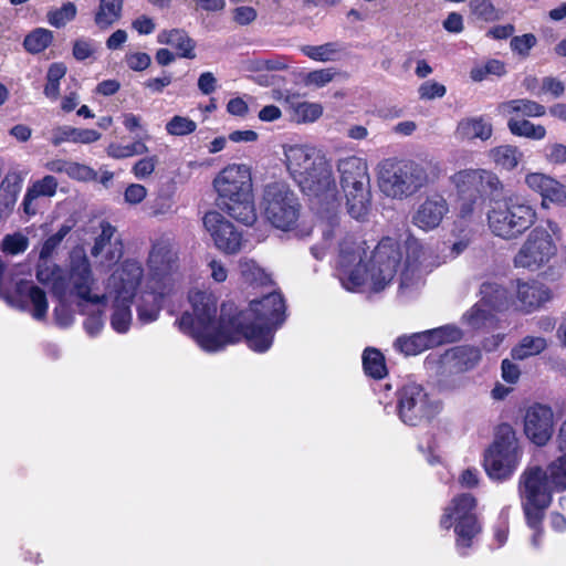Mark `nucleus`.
Instances as JSON below:
<instances>
[{"label":"nucleus","instance_id":"20","mask_svg":"<svg viewBox=\"0 0 566 566\" xmlns=\"http://www.w3.org/2000/svg\"><path fill=\"white\" fill-rule=\"evenodd\" d=\"M12 290L4 295L7 303L35 317V283L31 263L19 264L12 273Z\"/></svg>","mask_w":566,"mask_h":566},{"label":"nucleus","instance_id":"53","mask_svg":"<svg viewBox=\"0 0 566 566\" xmlns=\"http://www.w3.org/2000/svg\"><path fill=\"white\" fill-rule=\"evenodd\" d=\"M543 156L549 164H566V145L560 143H548L543 149Z\"/></svg>","mask_w":566,"mask_h":566},{"label":"nucleus","instance_id":"49","mask_svg":"<svg viewBox=\"0 0 566 566\" xmlns=\"http://www.w3.org/2000/svg\"><path fill=\"white\" fill-rule=\"evenodd\" d=\"M335 72L333 69H321L308 72L303 77V83L305 86H314L316 88L324 87L328 83H331L335 77Z\"/></svg>","mask_w":566,"mask_h":566},{"label":"nucleus","instance_id":"57","mask_svg":"<svg viewBox=\"0 0 566 566\" xmlns=\"http://www.w3.org/2000/svg\"><path fill=\"white\" fill-rule=\"evenodd\" d=\"M418 92L421 99H432L436 97H442L447 90L444 85L440 83L427 81L420 85Z\"/></svg>","mask_w":566,"mask_h":566},{"label":"nucleus","instance_id":"38","mask_svg":"<svg viewBox=\"0 0 566 566\" xmlns=\"http://www.w3.org/2000/svg\"><path fill=\"white\" fill-rule=\"evenodd\" d=\"M148 138L149 136L146 134L145 138H137L128 145L112 143L107 146L106 153L114 159H125L128 157L147 154L149 149L145 143V139Z\"/></svg>","mask_w":566,"mask_h":566},{"label":"nucleus","instance_id":"22","mask_svg":"<svg viewBox=\"0 0 566 566\" xmlns=\"http://www.w3.org/2000/svg\"><path fill=\"white\" fill-rule=\"evenodd\" d=\"M449 212V203L440 193L428 195L415 210L411 222L423 231L437 229Z\"/></svg>","mask_w":566,"mask_h":566},{"label":"nucleus","instance_id":"12","mask_svg":"<svg viewBox=\"0 0 566 566\" xmlns=\"http://www.w3.org/2000/svg\"><path fill=\"white\" fill-rule=\"evenodd\" d=\"M378 181L381 191L391 198H407L429 184L424 167L415 161L386 159L379 165Z\"/></svg>","mask_w":566,"mask_h":566},{"label":"nucleus","instance_id":"9","mask_svg":"<svg viewBox=\"0 0 566 566\" xmlns=\"http://www.w3.org/2000/svg\"><path fill=\"white\" fill-rule=\"evenodd\" d=\"M180 264L178 252L169 239L156 240L148 253L146 276L140 284L159 294H171L179 280Z\"/></svg>","mask_w":566,"mask_h":566},{"label":"nucleus","instance_id":"19","mask_svg":"<svg viewBox=\"0 0 566 566\" xmlns=\"http://www.w3.org/2000/svg\"><path fill=\"white\" fill-rule=\"evenodd\" d=\"M203 226L220 251L234 254L244 247L245 240L242 232L220 212H207L203 217Z\"/></svg>","mask_w":566,"mask_h":566},{"label":"nucleus","instance_id":"46","mask_svg":"<svg viewBox=\"0 0 566 566\" xmlns=\"http://www.w3.org/2000/svg\"><path fill=\"white\" fill-rule=\"evenodd\" d=\"M76 6L73 2H65L59 9H52L48 12V21L54 28H62L76 15Z\"/></svg>","mask_w":566,"mask_h":566},{"label":"nucleus","instance_id":"64","mask_svg":"<svg viewBox=\"0 0 566 566\" xmlns=\"http://www.w3.org/2000/svg\"><path fill=\"white\" fill-rule=\"evenodd\" d=\"M104 326V321L101 314H93L88 316L84 322V328L86 333L94 337L99 334Z\"/></svg>","mask_w":566,"mask_h":566},{"label":"nucleus","instance_id":"15","mask_svg":"<svg viewBox=\"0 0 566 566\" xmlns=\"http://www.w3.org/2000/svg\"><path fill=\"white\" fill-rule=\"evenodd\" d=\"M397 396L398 417L405 424L419 426L440 412L439 402L430 398L424 388L417 382L403 384Z\"/></svg>","mask_w":566,"mask_h":566},{"label":"nucleus","instance_id":"40","mask_svg":"<svg viewBox=\"0 0 566 566\" xmlns=\"http://www.w3.org/2000/svg\"><path fill=\"white\" fill-rule=\"evenodd\" d=\"M395 347L407 356L418 355L430 348L426 332L415 333L410 336H401L395 342Z\"/></svg>","mask_w":566,"mask_h":566},{"label":"nucleus","instance_id":"35","mask_svg":"<svg viewBox=\"0 0 566 566\" xmlns=\"http://www.w3.org/2000/svg\"><path fill=\"white\" fill-rule=\"evenodd\" d=\"M547 347V340L541 336H525L511 350L513 359L524 360L528 357L539 355Z\"/></svg>","mask_w":566,"mask_h":566},{"label":"nucleus","instance_id":"34","mask_svg":"<svg viewBox=\"0 0 566 566\" xmlns=\"http://www.w3.org/2000/svg\"><path fill=\"white\" fill-rule=\"evenodd\" d=\"M301 51L311 60L325 63L339 60L344 48L338 42H327L321 45H303Z\"/></svg>","mask_w":566,"mask_h":566},{"label":"nucleus","instance_id":"2","mask_svg":"<svg viewBox=\"0 0 566 566\" xmlns=\"http://www.w3.org/2000/svg\"><path fill=\"white\" fill-rule=\"evenodd\" d=\"M336 240V272L347 291L380 292L392 282L397 273L398 294L401 297H412L423 286V247L419 240L409 238L402 252L395 239L385 238L369 254L365 242H357L347 233Z\"/></svg>","mask_w":566,"mask_h":566},{"label":"nucleus","instance_id":"25","mask_svg":"<svg viewBox=\"0 0 566 566\" xmlns=\"http://www.w3.org/2000/svg\"><path fill=\"white\" fill-rule=\"evenodd\" d=\"M140 285V292L137 301V317L142 324L155 322L161 311L163 300L169 294H159L146 285Z\"/></svg>","mask_w":566,"mask_h":566},{"label":"nucleus","instance_id":"60","mask_svg":"<svg viewBox=\"0 0 566 566\" xmlns=\"http://www.w3.org/2000/svg\"><path fill=\"white\" fill-rule=\"evenodd\" d=\"M146 195L147 190L143 185L132 184L126 188L124 198L127 203L137 205L146 198Z\"/></svg>","mask_w":566,"mask_h":566},{"label":"nucleus","instance_id":"23","mask_svg":"<svg viewBox=\"0 0 566 566\" xmlns=\"http://www.w3.org/2000/svg\"><path fill=\"white\" fill-rule=\"evenodd\" d=\"M514 292L515 298L511 300V305L524 313H531L551 300L549 290L535 281H516Z\"/></svg>","mask_w":566,"mask_h":566},{"label":"nucleus","instance_id":"16","mask_svg":"<svg viewBox=\"0 0 566 566\" xmlns=\"http://www.w3.org/2000/svg\"><path fill=\"white\" fill-rule=\"evenodd\" d=\"M556 254V247L547 230L533 229L513 259L515 268L536 271Z\"/></svg>","mask_w":566,"mask_h":566},{"label":"nucleus","instance_id":"8","mask_svg":"<svg viewBox=\"0 0 566 566\" xmlns=\"http://www.w3.org/2000/svg\"><path fill=\"white\" fill-rule=\"evenodd\" d=\"M336 169L346 198L348 213L354 219H364L370 203V178L367 161L355 155L345 156L337 160Z\"/></svg>","mask_w":566,"mask_h":566},{"label":"nucleus","instance_id":"33","mask_svg":"<svg viewBox=\"0 0 566 566\" xmlns=\"http://www.w3.org/2000/svg\"><path fill=\"white\" fill-rule=\"evenodd\" d=\"M493 310L478 302L464 314L467 324L473 329H489L496 325V316Z\"/></svg>","mask_w":566,"mask_h":566},{"label":"nucleus","instance_id":"13","mask_svg":"<svg viewBox=\"0 0 566 566\" xmlns=\"http://www.w3.org/2000/svg\"><path fill=\"white\" fill-rule=\"evenodd\" d=\"M261 209L265 219L276 229H294L301 212L296 193L284 181H271L263 187Z\"/></svg>","mask_w":566,"mask_h":566},{"label":"nucleus","instance_id":"55","mask_svg":"<svg viewBox=\"0 0 566 566\" xmlns=\"http://www.w3.org/2000/svg\"><path fill=\"white\" fill-rule=\"evenodd\" d=\"M66 174L71 178L77 179L81 181H90V180H95L97 178V172L93 168H91L86 165H83V164L72 163V161H69Z\"/></svg>","mask_w":566,"mask_h":566},{"label":"nucleus","instance_id":"51","mask_svg":"<svg viewBox=\"0 0 566 566\" xmlns=\"http://www.w3.org/2000/svg\"><path fill=\"white\" fill-rule=\"evenodd\" d=\"M29 239L22 233L7 234L1 243L3 252L9 254H18L27 250Z\"/></svg>","mask_w":566,"mask_h":566},{"label":"nucleus","instance_id":"24","mask_svg":"<svg viewBox=\"0 0 566 566\" xmlns=\"http://www.w3.org/2000/svg\"><path fill=\"white\" fill-rule=\"evenodd\" d=\"M274 98L283 102L292 117L298 123L315 122L323 114V107L318 103L302 102L298 95L290 92H274Z\"/></svg>","mask_w":566,"mask_h":566},{"label":"nucleus","instance_id":"30","mask_svg":"<svg viewBox=\"0 0 566 566\" xmlns=\"http://www.w3.org/2000/svg\"><path fill=\"white\" fill-rule=\"evenodd\" d=\"M497 111L504 116L517 113L527 117H541L546 113V108L542 104L526 98L503 102L499 104Z\"/></svg>","mask_w":566,"mask_h":566},{"label":"nucleus","instance_id":"45","mask_svg":"<svg viewBox=\"0 0 566 566\" xmlns=\"http://www.w3.org/2000/svg\"><path fill=\"white\" fill-rule=\"evenodd\" d=\"M482 198L481 196H458V209H459V218L457 221L460 227H462V222L471 219L475 213L481 211L482 208Z\"/></svg>","mask_w":566,"mask_h":566},{"label":"nucleus","instance_id":"27","mask_svg":"<svg viewBox=\"0 0 566 566\" xmlns=\"http://www.w3.org/2000/svg\"><path fill=\"white\" fill-rule=\"evenodd\" d=\"M481 354L473 346H457L446 352L442 360L446 365L457 371H464L473 368L480 360Z\"/></svg>","mask_w":566,"mask_h":566},{"label":"nucleus","instance_id":"29","mask_svg":"<svg viewBox=\"0 0 566 566\" xmlns=\"http://www.w3.org/2000/svg\"><path fill=\"white\" fill-rule=\"evenodd\" d=\"M480 294L481 300L479 302L494 312L505 311L511 305V297H509L507 291L497 283H483L480 289Z\"/></svg>","mask_w":566,"mask_h":566},{"label":"nucleus","instance_id":"4","mask_svg":"<svg viewBox=\"0 0 566 566\" xmlns=\"http://www.w3.org/2000/svg\"><path fill=\"white\" fill-rule=\"evenodd\" d=\"M38 282L51 285L52 292L62 302H76L80 306H98L106 300L105 294L99 295L96 292V280L83 248L71 251L67 275H63L62 270L52 264L44 270L38 269Z\"/></svg>","mask_w":566,"mask_h":566},{"label":"nucleus","instance_id":"47","mask_svg":"<svg viewBox=\"0 0 566 566\" xmlns=\"http://www.w3.org/2000/svg\"><path fill=\"white\" fill-rule=\"evenodd\" d=\"M165 129L171 136H186L197 129V124L187 116L175 115L166 123Z\"/></svg>","mask_w":566,"mask_h":566},{"label":"nucleus","instance_id":"5","mask_svg":"<svg viewBox=\"0 0 566 566\" xmlns=\"http://www.w3.org/2000/svg\"><path fill=\"white\" fill-rule=\"evenodd\" d=\"M217 205L233 219L250 226L256 220L252 178L244 165H229L213 179Z\"/></svg>","mask_w":566,"mask_h":566},{"label":"nucleus","instance_id":"7","mask_svg":"<svg viewBox=\"0 0 566 566\" xmlns=\"http://www.w3.org/2000/svg\"><path fill=\"white\" fill-rule=\"evenodd\" d=\"M142 264L136 260H126L112 273L107 281L106 300H112L111 326L119 334L129 329L132 324V300L143 279Z\"/></svg>","mask_w":566,"mask_h":566},{"label":"nucleus","instance_id":"6","mask_svg":"<svg viewBox=\"0 0 566 566\" xmlns=\"http://www.w3.org/2000/svg\"><path fill=\"white\" fill-rule=\"evenodd\" d=\"M517 491L528 512L547 509L554 492L566 491V454L549 462L545 470L539 465L526 467L518 478Z\"/></svg>","mask_w":566,"mask_h":566},{"label":"nucleus","instance_id":"3","mask_svg":"<svg viewBox=\"0 0 566 566\" xmlns=\"http://www.w3.org/2000/svg\"><path fill=\"white\" fill-rule=\"evenodd\" d=\"M287 171L301 190L316 200L318 220L315 226L323 243L311 248L313 256L322 260L327 249L343 234L338 216V191L326 157L311 145L284 147Z\"/></svg>","mask_w":566,"mask_h":566},{"label":"nucleus","instance_id":"42","mask_svg":"<svg viewBox=\"0 0 566 566\" xmlns=\"http://www.w3.org/2000/svg\"><path fill=\"white\" fill-rule=\"evenodd\" d=\"M363 366L365 373L374 378H381L386 374L384 357L377 349L368 348L364 352Z\"/></svg>","mask_w":566,"mask_h":566},{"label":"nucleus","instance_id":"39","mask_svg":"<svg viewBox=\"0 0 566 566\" xmlns=\"http://www.w3.org/2000/svg\"><path fill=\"white\" fill-rule=\"evenodd\" d=\"M239 271L242 280L251 285H265L268 282H270L269 275L252 259H240Z\"/></svg>","mask_w":566,"mask_h":566},{"label":"nucleus","instance_id":"52","mask_svg":"<svg viewBox=\"0 0 566 566\" xmlns=\"http://www.w3.org/2000/svg\"><path fill=\"white\" fill-rule=\"evenodd\" d=\"M536 36L532 33H526L518 36H513L510 42L511 50L525 57L530 54V51L536 45Z\"/></svg>","mask_w":566,"mask_h":566},{"label":"nucleus","instance_id":"48","mask_svg":"<svg viewBox=\"0 0 566 566\" xmlns=\"http://www.w3.org/2000/svg\"><path fill=\"white\" fill-rule=\"evenodd\" d=\"M471 8L476 17L486 22L497 21L503 17V12L491 0H472Z\"/></svg>","mask_w":566,"mask_h":566},{"label":"nucleus","instance_id":"14","mask_svg":"<svg viewBox=\"0 0 566 566\" xmlns=\"http://www.w3.org/2000/svg\"><path fill=\"white\" fill-rule=\"evenodd\" d=\"M534 220L533 208L517 197L496 201L488 213L491 231L506 240L520 235L533 224Z\"/></svg>","mask_w":566,"mask_h":566},{"label":"nucleus","instance_id":"63","mask_svg":"<svg viewBox=\"0 0 566 566\" xmlns=\"http://www.w3.org/2000/svg\"><path fill=\"white\" fill-rule=\"evenodd\" d=\"M480 472L475 468H469L462 471L459 476V482L463 488L472 489L479 484Z\"/></svg>","mask_w":566,"mask_h":566},{"label":"nucleus","instance_id":"1","mask_svg":"<svg viewBox=\"0 0 566 566\" xmlns=\"http://www.w3.org/2000/svg\"><path fill=\"white\" fill-rule=\"evenodd\" d=\"M189 302L191 311H186L179 318V329L208 353L219 352L242 338L252 350L264 353L272 346L274 333L285 319V303L276 292L251 301L245 311H238L233 303L222 304L218 321L217 298L212 293L192 291Z\"/></svg>","mask_w":566,"mask_h":566},{"label":"nucleus","instance_id":"62","mask_svg":"<svg viewBox=\"0 0 566 566\" xmlns=\"http://www.w3.org/2000/svg\"><path fill=\"white\" fill-rule=\"evenodd\" d=\"M502 377L505 381L515 384L521 375L520 368L516 364L509 359H504L501 365Z\"/></svg>","mask_w":566,"mask_h":566},{"label":"nucleus","instance_id":"28","mask_svg":"<svg viewBox=\"0 0 566 566\" xmlns=\"http://www.w3.org/2000/svg\"><path fill=\"white\" fill-rule=\"evenodd\" d=\"M101 133L95 129L61 126L52 132L51 143L59 146L62 143L93 144L101 138Z\"/></svg>","mask_w":566,"mask_h":566},{"label":"nucleus","instance_id":"54","mask_svg":"<svg viewBox=\"0 0 566 566\" xmlns=\"http://www.w3.org/2000/svg\"><path fill=\"white\" fill-rule=\"evenodd\" d=\"M525 182L531 189L539 192L543 197L548 186L555 185V179L541 172H532L526 175Z\"/></svg>","mask_w":566,"mask_h":566},{"label":"nucleus","instance_id":"50","mask_svg":"<svg viewBox=\"0 0 566 566\" xmlns=\"http://www.w3.org/2000/svg\"><path fill=\"white\" fill-rule=\"evenodd\" d=\"M453 232L457 237V240L451 245V256L455 258L469 247L473 233L471 229L462 228L458 222L454 223Z\"/></svg>","mask_w":566,"mask_h":566},{"label":"nucleus","instance_id":"56","mask_svg":"<svg viewBox=\"0 0 566 566\" xmlns=\"http://www.w3.org/2000/svg\"><path fill=\"white\" fill-rule=\"evenodd\" d=\"M157 163V156L144 157L133 166L132 172L137 179H145L155 171Z\"/></svg>","mask_w":566,"mask_h":566},{"label":"nucleus","instance_id":"59","mask_svg":"<svg viewBox=\"0 0 566 566\" xmlns=\"http://www.w3.org/2000/svg\"><path fill=\"white\" fill-rule=\"evenodd\" d=\"M544 200H549L559 205H566V187L555 180V185H551L543 196Z\"/></svg>","mask_w":566,"mask_h":566},{"label":"nucleus","instance_id":"21","mask_svg":"<svg viewBox=\"0 0 566 566\" xmlns=\"http://www.w3.org/2000/svg\"><path fill=\"white\" fill-rule=\"evenodd\" d=\"M524 433L536 446H545L554 432V412L551 407L533 403L525 410Z\"/></svg>","mask_w":566,"mask_h":566},{"label":"nucleus","instance_id":"41","mask_svg":"<svg viewBox=\"0 0 566 566\" xmlns=\"http://www.w3.org/2000/svg\"><path fill=\"white\" fill-rule=\"evenodd\" d=\"M424 332L428 336V344L430 348L446 343L458 342L462 337L461 331L453 325H444Z\"/></svg>","mask_w":566,"mask_h":566},{"label":"nucleus","instance_id":"36","mask_svg":"<svg viewBox=\"0 0 566 566\" xmlns=\"http://www.w3.org/2000/svg\"><path fill=\"white\" fill-rule=\"evenodd\" d=\"M523 154L516 146L502 145L494 147L490 150V158L492 161L506 170L514 169L522 160Z\"/></svg>","mask_w":566,"mask_h":566},{"label":"nucleus","instance_id":"58","mask_svg":"<svg viewBox=\"0 0 566 566\" xmlns=\"http://www.w3.org/2000/svg\"><path fill=\"white\" fill-rule=\"evenodd\" d=\"M258 12L254 8L248 6L237 7L232 11V19L239 25H249L255 21Z\"/></svg>","mask_w":566,"mask_h":566},{"label":"nucleus","instance_id":"17","mask_svg":"<svg viewBox=\"0 0 566 566\" xmlns=\"http://www.w3.org/2000/svg\"><path fill=\"white\" fill-rule=\"evenodd\" d=\"M94 235L93 245L90 250L97 268L109 269L123 256V243L116 234V228L109 222L102 220L91 227Z\"/></svg>","mask_w":566,"mask_h":566},{"label":"nucleus","instance_id":"18","mask_svg":"<svg viewBox=\"0 0 566 566\" xmlns=\"http://www.w3.org/2000/svg\"><path fill=\"white\" fill-rule=\"evenodd\" d=\"M457 196L496 195L502 185L497 176L486 169H463L450 177Z\"/></svg>","mask_w":566,"mask_h":566},{"label":"nucleus","instance_id":"37","mask_svg":"<svg viewBox=\"0 0 566 566\" xmlns=\"http://www.w3.org/2000/svg\"><path fill=\"white\" fill-rule=\"evenodd\" d=\"M507 127L513 135L533 140H542L546 136V128L543 125H535L527 119L511 117Z\"/></svg>","mask_w":566,"mask_h":566},{"label":"nucleus","instance_id":"26","mask_svg":"<svg viewBox=\"0 0 566 566\" xmlns=\"http://www.w3.org/2000/svg\"><path fill=\"white\" fill-rule=\"evenodd\" d=\"M493 133V127L490 120L483 116L467 117L459 122L455 136L462 140L480 139L488 140Z\"/></svg>","mask_w":566,"mask_h":566},{"label":"nucleus","instance_id":"32","mask_svg":"<svg viewBox=\"0 0 566 566\" xmlns=\"http://www.w3.org/2000/svg\"><path fill=\"white\" fill-rule=\"evenodd\" d=\"M124 0H99L94 22L99 29H108L122 17Z\"/></svg>","mask_w":566,"mask_h":566},{"label":"nucleus","instance_id":"11","mask_svg":"<svg viewBox=\"0 0 566 566\" xmlns=\"http://www.w3.org/2000/svg\"><path fill=\"white\" fill-rule=\"evenodd\" d=\"M523 455L515 431L509 424L497 428L492 444L485 450L483 468L488 476L497 482L512 478Z\"/></svg>","mask_w":566,"mask_h":566},{"label":"nucleus","instance_id":"61","mask_svg":"<svg viewBox=\"0 0 566 566\" xmlns=\"http://www.w3.org/2000/svg\"><path fill=\"white\" fill-rule=\"evenodd\" d=\"M150 56L147 53L136 52L126 56L127 65L134 71H143L150 64Z\"/></svg>","mask_w":566,"mask_h":566},{"label":"nucleus","instance_id":"10","mask_svg":"<svg viewBox=\"0 0 566 566\" xmlns=\"http://www.w3.org/2000/svg\"><path fill=\"white\" fill-rule=\"evenodd\" d=\"M476 500L471 494H460L454 496L444 507L440 518V526L444 530L453 527L455 534V547L460 555H468L469 548L482 531V525L478 520Z\"/></svg>","mask_w":566,"mask_h":566},{"label":"nucleus","instance_id":"44","mask_svg":"<svg viewBox=\"0 0 566 566\" xmlns=\"http://www.w3.org/2000/svg\"><path fill=\"white\" fill-rule=\"evenodd\" d=\"M72 224H62L55 233L50 235L43 243L40 251L39 259L46 263V261L54 254L63 239L70 233Z\"/></svg>","mask_w":566,"mask_h":566},{"label":"nucleus","instance_id":"31","mask_svg":"<svg viewBox=\"0 0 566 566\" xmlns=\"http://www.w3.org/2000/svg\"><path fill=\"white\" fill-rule=\"evenodd\" d=\"M157 40L161 44H167L176 48L179 51V55L182 57L192 59L195 42L188 36L184 30L172 29L169 31H161Z\"/></svg>","mask_w":566,"mask_h":566},{"label":"nucleus","instance_id":"43","mask_svg":"<svg viewBox=\"0 0 566 566\" xmlns=\"http://www.w3.org/2000/svg\"><path fill=\"white\" fill-rule=\"evenodd\" d=\"M526 523L528 527L533 531V534L531 536V544L534 548H539L543 541V530H542V521L544 517V512L546 509H541L537 511L528 512L524 504H521Z\"/></svg>","mask_w":566,"mask_h":566}]
</instances>
